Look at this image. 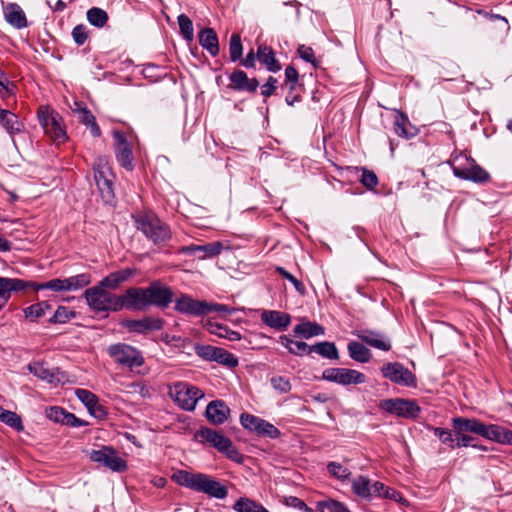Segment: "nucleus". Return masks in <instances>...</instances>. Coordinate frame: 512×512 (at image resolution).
I'll return each mask as SVG.
<instances>
[{
  "instance_id": "nucleus-1",
  "label": "nucleus",
  "mask_w": 512,
  "mask_h": 512,
  "mask_svg": "<svg viewBox=\"0 0 512 512\" xmlns=\"http://www.w3.org/2000/svg\"><path fill=\"white\" fill-rule=\"evenodd\" d=\"M171 478L181 486L207 494L210 497L224 499L228 495L227 487L207 474L176 470Z\"/></svg>"
},
{
  "instance_id": "nucleus-2",
  "label": "nucleus",
  "mask_w": 512,
  "mask_h": 512,
  "mask_svg": "<svg viewBox=\"0 0 512 512\" xmlns=\"http://www.w3.org/2000/svg\"><path fill=\"white\" fill-rule=\"evenodd\" d=\"M122 309L144 310L151 305H160V282L149 288H129L121 295Z\"/></svg>"
},
{
  "instance_id": "nucleus-3",
  "label": "nucleus",
  "mask_w": 512,
  "mask_h": 512,
  "mask_svg": "<svg viewBox=\"0 0 512 512\" xmlns=\"http://www.w3.org/2000/svg\"><path fill=\"white\" fill-rule=\"evenodd\" d=\"M107 289L99 283L85 291L84 297L92 310L96 312H116L122 310L121 295L113 294L107 291Z\"/></svg>"
},
{
  "instance_id": "nucleus-4",
  "label": "nucleus",
  "mask_w": 512,
  "mask_h": 512,
  "mask_svg": "<svg viewBox=\"0 0 512 512\" xmlns=\"http://www.w3.org/2000/svg\"><path fill=\"white\" fill-rule=\"evenodd\" d=\"M94 179L105 202L109 203L114 198V179L115 175L109 165L108 159L104 156L98 157L94 164Z\"/></svg>"
},
{
  "instance_id": "nucleus-5",
  "label": "nucleus",
  "mask_w": 512,
  "mask_h": 512,
  "mask_svg": "<svg viewBox=\"0 0 512 512\" xmlns=\"http://www.w3.org/2000/svg\"><path fill=\"white\" fill-rule=\"evenodd\" d=\"M168 394L179 407L187 411H193L204 396L199 388L186 382H176L169 386Z\"/></svg>"
},
{
  "instance_id": "nucleus-6",
  "label": "nucleus",
  "mask_w": 512,
  "mask_h": 512,
  "mask_svg": "<svg viewBox=\"0 0 512 512\" xmlns=\"http://www.w3.org/2000/svg\"><path fill=\"white\" fill-rule=\"evenodd\" d=\"M38 120L45 134L55 143H63L67 139V134L62 127L61 116L48 108L41 107L38 110Z\"/></svg>"
},
{
  "instance_id": "nucleus-7",
  "label": "nucleus",
  "mask_w": 512,
  "mask_h": 512,
  "mask_svg": "<svg viewBox=\"0 0 512 512\" xmlns=\"http://www.w3.org/2000/svg\"><path fill=\"white\" fill-rule=\"evenodd\" d=\"M91 461L101 464L113 472H123L127 469L126 461L110 446H103L99 450L89 452Z\"/></svg>"
},
{
  "instance_id": "nucleus-8",
  "label": "nucleus",
  "mask_w": 512,
  "mask_h": 512,
  "mask_svg": "<svg viewBox=\"0 0 512 512\" xmlns=\"http://www.w3.org/2000/svg\"><path fill=\"white\" fill-rule=\"evenodd\" d=\"M109 355L120 365L129 368L139 367L143 364V358L138 350L134 347L118 343L108 348Z\"/></svg>"
},
{
  "instance_id": "nucleus-9",
  "label": "nucleus",
  "mask_w": 512,
  "mask_h": 512,
  "mask_svg": "<svg viewBox=\"0 0 512 512\" xmlns=\"http://www.w3.org/2000/svg\"><path fill=\"white\" fill-rule=\"evenodd\" d=\"M240 423L245 429L250 432H254L259 436H264L270 439H276L280 436L279 429L273 424L249 413L241 414Z\"/></svg>"
},
{
  "instance_id": "nucleus-10",
  "label": "nucleus",
  "mask_w": 512,
  "mask_h": 512,
  "mask_svg": "<svg viewBox=\"0 0 512 512\" xmlns=\"http://www.w3.org/2000/svg\"><path fill=\"white\" fill-rule=\"evenodd\" d=\"M383 377L389 379L391 382L406 386H416V378L414 374L399 362H389L381 367Z\"/></svg>"
},
{
  "instance_id": "nucleus-11",
  "label": "nucleus",
  "mask_w": 512,
  "mask_h": 512,
  "mask_svg": "<svg viewBox=\"0 0 512 512\" xmlns=\"http://www.w3.org/2000/svg\"><path fill=\"white\" fill-rule=\"evenodd\" d=\"M322 379L344 386L366 382V376L363 373L348 368H327L322 373Z\"/></svg>"
},
{
  "instance_id": "nucleus-12",
  "label": "nucleus",
  "mask_w": 512,
  "mask_h": 512,
  "mask_svg": "<svg viewBox=\"0 0 512 512\" xmlns=\"http://www.w3.org/2000/svg\"><path fill=\"white\" fill-rule=\"evenodd\" d=\"M380 408L405 418H416L420 412V407L415 401L400 398L383 400L380 402Z\"/></svg>"
},
{
  "instance_id": "nucleus-13",
  "label": "nucleus",
  "mask_w": 512,
  "mask_h": 512,
  "mask_svg": "<svg viewBox=\"0 0 512 512\" xmlns=\"http://www.w3.org/2000/svg\"><path fill=\"white\" fill-rule=\"evenodd\" d=\"M115 156L118 163L127 171L134 169V156L132 145L128 142L125 135L120 131H114Z\"/></svg>"
},
{
  "instance_id": "nucleus-14",
  "label": "nucleus",
  "mask_w": 512,
  "mask_h": 512,
  "mask_svg": "<svg viewBox=\"0 0 512 512\" xmlns=\"http://www.w3.org/2000/svg\"><path fill=\"white\" fill-rule=\"evenodd\" d=\"M137 228L143 232V234L152 240L154 243H158L160 238V219L153 212H146L139 214L134 217Z\"/></svg>"
},
{
  "instance_id": "nucleus-15",
  "label": "nucleus",
  "mask_w": 512,
  "mask_h": 512,
  "mask_svg": "<svg viewBox=\"0 0 512 512\" xmlns=\"http://www.w3.org/2000/svg\"><path fill=\"white\" fill-rule=\"evenodd\" d=\"M223 249L221 242H211L203 245L191 244L188 246H182L178 249V252L192 255L199 260L213 258L218 256Z\"/></svg>"
},
{
  "instance_id": "nucleus-16",
  "label": "nucleus",
  "mask_w": 512,
  "mask_h": 512,
  "mask_svg": "<svg viewBox=\"0 0 512 512\" xmlns=\"http://www.w3.org/2000/svg\"><path fill=\"white\" fill-rule=\"evenodd\" d=\"M452 427L455 434L470 432L484 438L488 431V424H484L476 418L455 417L452 419Z\"/></svg>"
},
{
  "instance_id": "nucleus-17",
  "label": "nucleus",
  "mask_w": 512,
  "mask_h": 512,
  "mask_svg": "<svg viewBox=\"0 0 512 512\" xmlns=\"http://www.w3.org/2000/svg\"><path fill=\"white\" fill-rule=\"evenodd\" d=\"M208 302L194 300L189 296L181 295L175 301V309L183 314L202 316L207 314Z\"/></svg>"
},
{
  "instance_id": "nucleus-18",
  "label": "nucleus",
  "mask_w": 512,
  "mask_h": 512,
  "mask_svg": "<svg viewBox=\"0 0 512 512\" xmlns=\"http://www.w3.org/2000/svg\"><path fill=\"white\" fill-rule=\"evenodd\" d=\"M359 339H361L366 344L382 350L389 351L391 349V343L385 335L378 331L370 330V329H360L354 332Z\"/></svg>"
},
{
  "instance_id": "nucleus-19",
  "label": "nucleus",
  "mask_w": 512,
  "mask_h": 512,
  "mask_svg": "<svg viewBox=\"0 0 512 512\" xmlns=\"http://www.w3.org/2000/svg\"><path fill=\"white\" fill-rule=\"evenodd\" d=\"M196 437L199 438L202 442L208 443L210 446L217 449L219 452H222L227 447H230V439L223 435L221 432L210 428H201Z\"/></svg>"
},
{
  "instance_id": "nucleus-20",
  "label": "nucleus",
  "mask_w": 512,
  "mask_h": 512,
  "mask_svg": "<svg viewBox=\"0 0 512 512\" xmlns=\"http://www.w3.org/2000/svg\"><path fill=\"white\" fill-rule=\"evenodd\" d=\"M262 322L278 331H284L291 323L289 314L277 310H264L261 313Z\"/></svg>"
},
{
  "instance_id": "nucleus-21",
  "label": "nucleus",
  "mask_w": 512,
  "mask_h": 512,
  "mask_svg": "<svg viewBox=\"0 0 512 512\" xmlns=\"http://www.w3.org/2000/svg\"><path fill=\"white\" fill-rule=\"evenodd\" d=\"M230 414V408L222 400L211 401L205 411V415L215 425L223 424Z\"/></svg>"
},
{
  "instance_id": "nucleus-22",
  "label": "nucleus",
  "mask_w": 512,
  "mask_h": 512,
  "mask_svg": "<svg viewBox=\"0 0 512 512\" xmlns=\"http://www.w3.org/2000/svg\"><path fill=\"white\" fill-rule=\"evenodd\" d=\"M137 274V269L135 268H124L115 272L108 274L104 277L99 283L102 286H105L109 290L117 289L122 283L129 281L132 277Z\"/></svg>"
},
{
  "instance_id": "nucleus-23",
  "label": "nucleus",
  "mask_w": 512,
  "mask_h": 512,
  "mask_svg": "<svg viewBox=\"0 0 512 512\" xmlns=\"http://www.w3.org/2000/svg\"><path fill=\"white\" fill-rule=\"evenodd\" d=\"M231 88L236 91L255 92L259 86L256 78H248L242 70H235L230 74Z\"/></svg>"
},
{
  "instance_id": "nucleus-24",
  "label": "nucleus",
  "mask_w": 512,
  "mask_h": 512,
  "mask_svg": "<svg viewBox=\"0 0 512 512\" xmlns=\"http://www.w3.org/2000/svg\"><path fill=\"white\" fill-rule=\"evenodd\" d=\"M75 395L87 407L93 416L98 418L105 416V410L94 393L86 389H76Z\"/></svg>"
},
{
  "instance_id": "nucleus-25",
  "label": "nucleus",
  "mask_w": 512,
  "mask_h": 512,
  "mask_svg": "<svg viewBox=\"0 0 512 512\" xmlns=\"http://www.w3.org/2000/svg\"><path fill=\"white\" fill-rule=\"evenodd\" d=\"M26 284L21 279L0 277V311L4 308L11 297V292L21 291Z\"/></svg>"
},
{
  "instance_id": "nucleus-26",
  "label": "nucleus",
  "mask_w": 512,
  "mask_h": 512,
  "mask_svg": "<svg viewBox=\"0 0 512 512\" xmlns=\"http://www.w3.org/2000/svg\"><path fill=\"white\" fill-rule=\"evenodd\" d=\"M5 20L14 28L22 29L27 26V19L22 8L16 3H9L4 7Z\"/></svg>"
},
{
  "instance_id": "nucleus-27",
  "label": "nucleus",
  "mask_w": 512,
  "mask_h": 512,
  "mask_svg": "<svg viewBox=\"0 0 512 512\" xmlns=\"http://www.w3.org/2000/svg\"><path fill=\"white\" fill-rule=\"evenodd\" d=\"M454 174L461 179L478 183L486 182L489 180V174L477 164H473L470 167L463 169L454 168Z\"/></svg>"
},
{
  "instance_id": "nucleus-28",
  "label": "nucleus",
  "mask_w": 512,
  "mask_h": 512,
  "mask_svg": "<svg viewBox=\"0 0 512 512\" xmlns=\"http://www.w3.org/2000/svg\"><path fill=\"white\" fill-rule=\"evenodd\" d=\"M200 45L209 52L213 57L219 54V41L218 36L214 29L204 28L199 32Z\"/></svg>"
},
{
  "instance_id": "nucleus-29",
  "label": "nucleus",
  "mask_w": 512,
  "mask_h": 512,
  "mask_svg": "<svg viewBox=\"0 0 512 512\" xmlns=\"http://www.w3.org/2000/svg\"><path fill=\"white\" fill-rule=\"evenodd\" d=\"M486 439L502 445H512V431L497 424H488Z\"/></svg>"
},
{
  "instance_id": "nucleus-30",
  "label": "nucleus",
  "mask_w": 512,
  "mask_h": 512,
  "mask_svg": "<svg viewBox=\"0 0 512 512\" xmlns=\"http://www.w3.org/2000/svg\"><path fill=\"white\" fill-rule=\"evenodd\" d=\"M0 124L12 136L21 132L24 127L17 115L6 109H0Z\"/></svg>"
},
{
  "instance_id": "nucleus-31",
  "label": "nucleus",
  "mask_w": 512,
  "mask_h": 512,
  "mask_svg": "<svg viewBox=\"0 0 512 512\" xmlns=\"http://www.w3.org/2000/svg\"><path fill=\"white\" fill-rule=\"evenodd\" d=\"M258 60L266 66L270 72H278L281 66L275 57V53L272 48L266 45H260L257 49Z\"/></svg>"
},
{
  "instance_id": "nucleus-32",
  "label": "nucleus",
  "mask_w": 512,
  "mask_h": 512,
  "mask_svg": "<svg viewBox=\"0 0 512 512\" xmlns=\"http://www.w3.org/2000/svg\"><path fill=\"white\" fill-rule=\"evenodd\" d=\"M394 132L400 137L409 139L416 134L415 128L410 124L408 117L398 112L394 120Z\"/></svg>"
},
{
  "instance_id": "nucleus-33",
  "label": "nucleus",
  "mask_w": 512,
  "mask_h": 512,
  "mask_svg": "<svg viewBox=\"0 0 512 512\" xmlns=\"http://www.w3.org/2000/svg\"><path fill=\"white\" fill-rule=\"evenodd\" d=\"M352 490L357 496L363 499L370 500L373 497L371 483L366 476L360 475L354 478L352 481Z\"/></svg>"
},
{
  "instance_id": "nucleus-34",
  "label": "nucleus",
  "mask_w": 512,
  "mask_h": 512,
  "mask_svg": "<svg viewBox=\"0 0 512 512\" xmlns=\"http://www.w3.org/2000/svg\"><path fill=\"white\" fill-rule=\"evenodd\" d=\"M324 332L325 330L321 325L313 322H304L294 327V334L306 339L323 335Z\"/></svg>"
},
{
  "instance_id": "nucleus-35",
  "label": "nucleus",
  "mask_w": 512,
  "mask_h": 512,
  "mask_svg": "<svg viewBox=\"0 0 512 512\" xmlns=\"http://www.w3.org/2000/svg\"><path fill=\"white\" fill-rule=\"evenodd\" d=\"M347 348L349 356L355 361L367 363L371 359V351L359 342L351 341Z\"/></svg>"
},
{
  "instance_id": "nucleus-36",
  "label": "nucleus",
  "mask_w": 512,
  "mask_h": 512,
  "mask_svg": "<svg viewBox=\"0 0 512 512\" xmlns=\"http://www.w3.org/2000/svg\"><path fill=\"white\" fill-rule=\"evenodd\" d=\"M125 327L133 332L144 333L149 330L160 328V321L153 320L151 318H145L143 320H129L125 323Z\"/></svg>"
},
{
  "instance_id": "nucleus-37",
  "label": "nucleus",
  "mask_w": 512,
  "mask_h": 512,
  "mask_svg": "<svg viewBox=\"0 0 512 512\" xmlns=\"http://www.w3.org/2000/svg\"><path fill=\"white\" fill-rule=\"evenodd\" d=\"M315 352L324 358L337 360L339 353L337 347L332 342H319L310 346V353Z\"/></svg>"
},
{
  "instance_id": "nucleus-38",
  "label": "nucleus",
  "mask_w": 512,
  "mask_h": 512,
  "mask_svg": "<svg viewBox=\"0 0 512 512\" xmlns=\"http://www.w3.org/2000/svg\"><path fill=\"white\" fill-rule=\"evenodd\" d=\"M280 343L286 347L291 354L302 356L310 354V345L301 341H294L286 335L280 336Z\"/></svg>"
},
{
  "instance_id": "nucleus-39",
  "label": "nucleus",
  "mask_w": 512,
  "mask_h": 512,
  "mask_svg": "<svg viewBox=\"0 0 512 512\" xmlns=\"http://www.w3.org/2000/svg\"><path fill=\"white\" fill-rule=\"evenodd\" d=\"M91 275L89 273H81L64 279L66 291H77L88 286L91 283Z\"/></svg>"
},
{
  "instance_id": "nucleus-40",
  "label": "nucleus",
  "mask_w": 512,
  "mask_h": 512,
  "mask_svg": "<svg viewBox=\"0 0 512 512\" xmlns=\"http://www.w3.org/2000/svg\"><path fill=\"white\" fill-rule=\"evenodd\" d=\"M77 114L79 121L90 128L91 134L94 137H99L101 131L91 111L86 107H79V109H77Z\"/></svg>"
},
{
  "instance_id": "nucleus-41",
  "label": "nucleus",
  "mask_w": 512,
  "mask_h": 512,
  "mask_svg": "<svg viewBox=\"0 0 512 512\" xmlns=\"http://www.w3.org/2000/svg\"><path fill=\"white\" fill-rule=\"evenodd\" d=\"M50 309L51 305L47 301H41L24 308L23 313L30 321H37L45 316L46 312Z\"/></svg>"
},
{
  "instance_id": "nucleus-42",
  "label": "nucleus",
  "mask_w": 512,
  "mask_h": 512,
  "mask_svg": "<svg viewBox=\"0 0 512 512\" xmlns=\"http://www.w3.org/2000/svg\"><path fill=\"white\" fill-rule=\"evenodd\" d=\"M233 509L237 512H269L263 505L245 497L236 501Z\"/></svg>"
},
{
  "instance_id": "nucleus-43",
  "label": "nucleus",
  "mask_w": 512,
  "mask_h": 512,
  "mask_svg": "<svg viewBox=\"0 0 512 512\" xmlns=\"http://www.w3.org/2000/svg\"><path fill=\"white\" fill-rule=\"evenodd\" d=\"M76 317L75 311L65 306H59L54 314L49 318V323L64 324Z\"/></svg>"
},
{
  "instance_id": "nucleus-44",
  "label": "nucleus",
  "mask_w": 512,
  "mask_h": 512,
  "mask_svg": "<svg viewBox=\"0 0 512 512\" xmlns=\"http://www.w3.org/2000/svg\"><path fill=\"white\" fill-rule=\"evenodd\" d=\"M87 20L95 27H103L108 20L107 13L98 7H93L87 11Z\"/></svg>"
},
{
  "instance_id": "nucleus-45",
  "label": "nucleus",
  "mask_w": 512,
  "mask_h": 512,
  "mask_svg": "<svg viewBox=\"0 0 512 512\" xmlns=\"http://www.w3.org/2000/svg\"><path fill=\"white\" fill-rule=\"evenodd\" d=\"M29 371L39 379L45 380L48 383H53L55 375L42 363H33L28 366Z\"/></svg>"
},
{
  "instance_id": "nucleus-46",
  "label": "nucleus",
  "mask_w": 512,
  "mask_h": 512,
  "mask_svg": "<svg viewBox=\"0 0 512 512\" xmlns=\"http://www.w3.org/2000/svg\"><path fill=\"white\" fill-rule=\"evenodd\" d=\"M178 24L180 33L187 42H192L194 39V29L192 21L185 14L178 16Z\"/></svg>"
},
{
  "instance_id": "nucleus-47",
  "label": "nucleus",
  "mask_w": 512,
  "mask_h": 512,
  "mask_svg": "<svg viewBox=\"0 0 512 512\" xmlns=\"http://www.w3.org/2000/svg\"><path fill=\"white\" fill-rule=\"evenodd\" d=\"M0 421L20 431L23 429L21 418L12 411L5 410L0 406Z\"/></svg>"
},
{
  "instance_id": "nucleus-48",
  "label": "nucleus",
  "mask_w": 512,
  "mask_h": 512,
  "mask_svg": "<svg viewBox=\"0 0 512 512\" xmlns=\"http://www.w3.org/2000/svg\"><path fill=\"white\" fill-rule=\"evenodd\" d=\"M243 53V46L241 43V37L239 34L234 33L230 37L229 42V54L232 62H236L241 59Z\"/></svg>"
},
{
  "instance_id": "nucleus-49",
  "label": "nucleus",
  "mask_w": 512,
  "mask_h": 512,
  "mask_svg": "<svg viewBox=\"0 0 512 512\" xmlns=\"http://www.w3.org/2000/svg\"><path fill=\"white\" fill-rule=\"evenodd\" d=\"M327 471L331 476L341 481L347 480L351 475V472L347 467L334 461L327 464Z\"/></svg>"
},
{
  "instance_id": "nucleus-50",
  "label": "nucleus",
  "mask_w": 512,
  "mask_h": 512,
  "mask_svg": "<svg viewBox=\"0 0 512 512\" xmlns=\"http://www.w3.org/2000/svg\"><path fill=\"white\" fill-rule=\"evenodd\" d=\"M34 289L39 290H52L55 292H66L64 279L55 278L47 282L36 283L33 285Z\"/></svg>"
},
{
  "instance_id": "nucleus-51",
  "label": "nucleus",
  "mask_w": 512,
  "mask_h": 512,
  "mask_svg": "<svg viewBox=\"0 0 512 512\" xmlns=\"http://www.w3.org/2000/svg\"><path fill=\"white\" fill-rule=\"evenodd\" d=\"M318 507L320 512H324V509L329 512H351L345 504L333 499L318 502Z\"/></svg>"
},
{
  "instance_id": "nucleus-52",
  "label": "nucleus",
  "mask_w": 512,
  "mask_h": 512,
  "mask_svg": "<svg viewBox=\"0 0 512 512\" xmlns=\"http://www.w3.org/2000/svg\"><path fill=\"white\" fill-rule=\"evenodd\" d=\"M214 361L226 365L230 368L236 367L238 365V359L232 353L222 348H218Z\"/></svg>"
},
{
  "instance_id": "nucleus-53",
  "label": "nucleus",
  "mask_w": 512,
  "mask_h": 512,
  "mask_svg": "<svg viewBox=\"0 0 512 512\" xmlns=\"http://www.w3.org/2000/svg\"><path fill=\"white\" fill-rule=\"evenodd\" d=\"M218 347L210 345H196L195 353L204 360L214 361Z\"/></svg>"
},
{
  "instance_id": "nucleus-54",
  "label": "nucleus",
  "mask_w": 512,
  "mask_h": 512,
  "mask_svg": "<svg viewBox=\"0 0 512 512\" xmlns=\"http://www.w3.org/2000/svg\"><path fill=\"white\" fill-rule=\"evenodd\" d=\"M362 176L360 182L367 189H373L378 185V177L373 171H370L364 167L361 168Z\"/></svg>"
},
{
  "instance_id": "nucleus-55",
  "label": "nucleus",
  "mask_w": 512,
  "mask_h": 512,
  "mask_svg": "<svg viewBox=\"0 0 512 512\" xmlns=\"http://www.w3.org/2000/svg\"><path fill=\"white\" fill-rule=\"evenodd\" d=\"M434 434L440 439V441L446 445H449L451 448L455 447V439L453 437L452 431L437 427L434 429Z\"/></svg>"
},
{
  "instance_id": "nucleus-56",
  "label": "nucleus",
  "mask_w": 512,
  "mask_h": 512,
  "mask_svg": "<svg viewBox=\"0 0 512 512\" xmlns=\"http://www.w3.org/2000/svg\"><path fill=\"white\" fill-rule=\"evenodd\" d=\"M271 385L279 393H288L292 388L290 381L282 376L272 377Z\"/></svg>"
},
{
  "instance_id": "nucleus-57",
  "label": "nucleus",
  "mask_w": 512,
  "mask_h": 512,
  "mask_svg": "<svg viewBox=\"0 0 512 512\" xmlns=\"http://www.w3.org/2000/svg\"><path fill=\"white\" fill-rule=\"evenodd\" d=\"M276 271L278 272L279 275H281L282 277L287 279L289 282H291L292 285L294 286V288L299 293L303 294L305 292L304 284L301 281H299L297 278H295L291 273L286 271L283 267H277Z\"/></svg>"
},
{
  "instance_id": "nucleus-58",
  "label": "nucleus",
  "mask_w": 512,
  "mask_h": 512,
  "mask_svg": "<svg viewBox=\"0 0 512 512\" xmlns=\"http://www.w3.org/2000/svg\"><path fill=\"white\" fill-rule=\"evenodd\" d=\"M66 415H67V411H65L63 408L61 407H57V406H54V407H50L46 410V416L54 421V422H57V423H62L64 424V421H65V418H66Z\"/></svg>"
},
{
  "instance_id": "nucleus-59",
  "label": "nucleus",
  "mask_w": 512,
  "mask_h": 512,
  "mask_svg": "<svg viewBox=\"0 0 512 512\" xmlns=\"http://www.w3.org/2000/svg\"><path fill=\"white\" fill-rule=\"evenodd\" d=\"M72 37L77 45H83L88 38L87 27L83 24L75 26L72 30Z\"/></svg>"
},
{
  "instance_id": "nucleus-60",
  "label": "nucleus",
  "mask_w": 512,
  "mask_h": 512,
  "mask_svg": "<svg viewBox=\"0 0 512 512\" xmlns=\"http://www.w3.org/2000/svg\"><path fill=\"white\" fill-rule=\"evenodd\" d=\"M284 503L289 507H293L304 512H313V510L308 507L303 500L295 496L285 497Z\"/></svg>"
},
{
  "instance_id": "nucleus-61",
  "label": "nucleus",
  "mask_w": 512,
  "mask_h": 512,
  "mask_svg": "<svg viewBox=\"0 0 512 512\" xmlns=\"http://www.w3.org/2000/svg\"><path fill=\"white\" fill-rule=\"evenodd\" d=\"M221 453L225 454L229 459L236 463H242L244 460L243 455L238 451V449L233 445L232 441H230V447H227Z\"/></svg>"
},
{
  "instance_id": "nucleus-62",
  "label": "nucleus",
  "mask_w": 512,
  "mask_h": 512,
  "mask_svg": "<svg viewBox=\"0 0 512 512\" xmlns=\"http://www.w3.org/2000/svg\"><path fill=\"white\" fill-rule=\"evenodd\" d=\"M298 54L306 62H315L314 51L311 47H308L306 45H300L298 47Z\"/></svg>"
},
{
  "instance_id": "nucleus-63",
  "label": "nucleus",
  "mask_w": 512,
  "mask_h": 512,
  "mask_svg": "<svg viewBox=\"0 0 512 512\" xmlns=\"http://www.w3.org/2000/svg\"><path fill=\"white\" fill-rule=\"evenodd\" d=\"M276 83H277L276 78L270 76L268 78L267 82L264 85H262V87H261L262 95L265 97L271 96L274 93V91L276 90Z\"/></svg>"
},
{
  "instance_id": "nucleus-64",
  "label": "nucleus",
  "mask_w": 512,
  "mask_h": 512,
  "mask_svg": "<svg viewBox=\"0 0 512 512\" xmlns=\"http://www.w3.org/2000/svg\"><path fill=\"white\" fill-rule=\"evenodd\" d=\"M384 498L394 500L400 504L407 505L408 502L405 498L402 497V495L397 492L396 490L388 487L386 491L384 492Z\"/></svg>"
}]
</instances>
